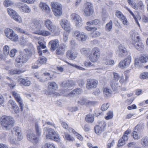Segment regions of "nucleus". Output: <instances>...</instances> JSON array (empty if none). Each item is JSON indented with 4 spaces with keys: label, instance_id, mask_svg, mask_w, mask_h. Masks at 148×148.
<instances>
[{
    "label": "nucleus",
    "instance_id": "obj_1",
    "mask_svg": "<svg viewBox=\"0 0 148 148\" xmlns=\"http://www.w3.org/2000/svg\"><path fill=\"white\" fill-rule=\"evenodd\" d=\"M30 53L28 49H24L16 58L15 63L16 66L17 68L21 67L23 63H26L29 59Z\"/></svg>",
    "mask_w": 148,
    "mask_h": 148
},
{
    "label": "nucleus",
    "instance_id": "obj_2",
    "mask_svg": "<svg viewBox=\"0 0 148 148\" xmlns=\"http://www.w3.org/2000/svg\"><path fill=\"white\" fill-rule=\"evenodd\" d=\"M1 124L5 130H9L14 125V121L10 116H3L1 119Z\"/></svg>",
    "mask_w": 148,
    "mask_h": 148
},
{
    "label": "nucleus",
    "instance_id": "obj_3",
    "mask_svg": "<svg viewBox=\"0 0 148 148\" xmlns=\"http://www.w3.org/2000/svg\"><path fill=\"white\" fill-rule=\"evenodd\" d=\"M51 6L55 16H59L61 15L62 11L60 4L57 2H53L51 3Z\"/></svg>",
    "mask_w": 148,
    "mask_h": 148
},
{
    "label": "nucleus",
    "instance_id": "obj_4",
    "mask_svg": "<svg viewBox=\"0 0 148 148\" xmlns=\"http://www.w3.org/2000/svg\"><path fill=\"white\" fill-rule=\"evenodd\" d=\"M35 26L36 29V30L35 31V34L45 36H48L51 35V33L49 31L40 30L42 29V26L39 23H36Z\"/></svg>",
    "mask_w": 148,
    "mask_h": 148
},
{
    "label": "nucleus",
    "instance_id": "obj_5",
    "mask_svg": "<svg viewBox=\"0 0 148 148\" xmlns=\"http://www.w3.org/2000/svg\"><path fill=\"white\" fill-rule=\"evenodd\" d=\"M5 33L6 36L13 41H16L18 37L15 34L12 29L7 28L5 30Z\"/></svg>",
    "mask_w": 148,
    "mask_h": 148
},
{
    "label": "nucleus",
    "instance_id": "obj_6",
    "mask_svg": "<svg viewBox=\"0 0 148 148\" xmlns=\"http://www.w3.org/2000/svg\"><path fill=\"white\" fill-rule=\"evenodd\" d=\"M11 94L14 98L16 101L18 103L21 110V111H22L23 110V104L20 95L17 92L14 90L11 92Z\"/></svg>",
    "mask_w": 148,
    "mask_h": 148
},
{
    "label": "nucleus",
    "instance_id": "obj_7",
    "mask_svg": "<svg viewBox=\"0 0 148 148\" xmlns=\"http://www.w3.org/2000/svg\"><path fill=\"white\" fill-rule=\"evenodd\" d=\"M16 6L22 12L25 13H29L31 11L29 8L25 4L19 2L16 4Z\"/></svg>",
    "mask_w": 148,
    "mask_h": 148
},
{
    "label": "nucleus",
    "instance_id": "obj_8",
    "mask_svg": "<svg viewBox=\"0 0 148 148\" xmlns=\"http://www.w3.org/2000/svg\"><path fill=\"white\" fill-rule=\"evenodd\" d=\"M27 140L31 142H37L39 140L40 138L35 136V134L31 130H28L27 135Z\"/></svg>",
    "mask_w": 148,
    "mask_h": 148
},
{
    "label": "nucleus",
    "instance_id": "obj_9",
    "mask_svg": "<svg viewBox=\"0 0 148 148\" xmlns=\"http://www.w3.org/2000/svg\"><path fill=\"white\" fill-rule=\"evenodd\" d=\"M72 19L74 20L76 22V25L78 27L81 26L82 25V20L80 17L76 14H72L71 15Z\"/></svg>",
    "mask_w": 148,
    "mask_h": 148
},
{
    "label": "nucleus",
    "instance_id": "obj_10",
    "mask_svg": "<svg viewBox=\"0 0 148 148\" xmlns=\"http://www.w3.org/2000/svg\"><path fill=\"white\" fill-rule=\"evenodd\" d=\"M93 12L92 5L90 3H87L84 10L85 16H90Z\"/></svg>",
    "mask_w": 148,
    "mask_h": 148
},
{
    "label": "nucleus",
    "instance_id": "obj_11",
    "mask_svg": "<svg viewBox=\"0 0 148 148\" xmlns=\"http://www.w3.org/2000/svg\"><path fill=\"white\" fill-rule=\"evenodd\" d=\"M98 84V81L96 80L89 79L87 81L86 88L88 89H91L96 87Z\"/></svg>",
    "mask_w": 148,
    "mask_h": 148
},
{
    "label": "nucleus",
    "instance_id": "obj_12",
    "mask_svg": "<svg viewBox=\"0 0 148 148\" xmlns=\"http://www.w3.org/2000/svg\"><path fill=\"white\" fill-rule=\"evenodd\" d=\"M117 53L120 57H125L127 54L125 48L122 45L119 46V50L117 51Z\"/></svg>",
    "mask_w": 148,
    "mask_h": 148
},
{
    "label": "nucleus",
    "instance_id": "obj_13",
    "mask_svg": "<svg viewBox=\"0 0 148 148\" xmlns=\"http://www.w3.org/2000/svg\"><path fill=\"white\" fill-rule=\"evenodd\" d=\"M60 24L63 28L67 32H69L70 30L69 24L66 20L62 19L60 21Z\"/></svg>",
    "mask_w": 148,
    "mask_h": 148
},
{
    "label": "nucleus",
    "instance_id": "obj_14",
    "mask_svg": "<svg viewBox=\"0 0 148 148\" xmlns=\"http://www.w3.org/2000/svg\"><path fill=\"white\" fill-rule=\"evenodd\" d=\"M45 134L47 139L53 140L58 142H59L60 140L58 135L56 133Z\"/></svg>",
    "mask_w": 148,
    "mask_h": 148
},
{
    "label": "nucleus",
    "instance_id": "obj_15",
    "mask_svg": "<svg viewBox=\"0 0 148 148\" xmlns=\"http://www.w3.org/2000/svg\"><path fill=\"white\" fill-rule=\"evenodd\" d=\"M49 45L50 46V50L52 51H55L59 46V41L57 39L51 40L49 43Z\"/></svg>",
    "mask_w": 148,
    "mask_h": 148
},
{
    "label": "nucleus",
    "instance_id": "obj_16",
    "mask_svg": "<svg viewBox=\"0 0 148 148\" xmlns=\"http://www.w3.org/2000/svg\"><path fill=\"white\" fill-rule=\"evenodd\" d=\"M74 36L76 37L79 40L84 41L86 39V36L82 33H80L79 31H76L74 32Z\"/></svg>",
    "mask_w": 148,
    "mask_h": 148
},
{
    "label": "nucleus",
    "instance_id": "obj_17",
    "mask_svg": "<svg viewBox=\"0 0 148 148\" xmlns=\"http://www.w3.org/2000/svg\"><path fill=\"white\" fill-rule=\"evenodd\" d=\"M75 84V82L70 80L63 82L60 86L62 87L70 88L74 86Z\"/></svg>",
    "mask_w": 148,
    "mask_h": 148
},
{
    "label": "nucleus",
    "instance_id": "obj_18",
    "mask_svg": "<svg viewBox=\"0 0 148 148\" xmlns=\"http://www.w3.org/2000/svg\"><path fill=\"white\" fill-rule=\"evenodd\" d=\"M105 125L103 123V125L100 124L97 125L94 127L95 132L96 134H99L104 131Z\"/></svg>",
    "mask_w": 148,
    "mask_h": 148
},
{
    "label": "nucleus",
    "instance_id": "obj_19",
    "mask_svg": "<svg viewBox=\"0 0 148 148\" xmlns=\"http://www.w3.org/2000/svg\"><path fill=\"white\" fill-rule=\"evenodd\" d=\"M132 44L136 49L139 51H142L144 49V45L139 40L135 42H133Z\"/></svg>",
    "mask_w": 148,
    "mask_h": 148
},
{
    "label": "nucleus",
    "instance_id": "obj_20",
    "mask_svg": "<svg viewBox=\"0 0 148 148\" xmlns=\"http://www.w3.org/2000/svg\"><path fill=\"white\" fill-rule=\"evenodd\" d=\"M14 131L15 132L16 135L18 136V140H21L22 139L23 137L21 136V128L18 127H15L14 128Z\"/></svg>",
    "mask_w": 148,
    "mask_h": 148
},
{
    "label": "nucleus",
    "instance_id": "obj_21",
    "mask_svg": "<svg viewBox=\"0 0 148 148\" xmlns=\"http://www.w3.org/2000/svg\"><path fill=\"white\" fill-rule=\"evenodd\" d=\"M39 6L43 11L47 13H49L50 12V8L46 3H41L39 4Z\"/></svg>",
    "mask_w": 148,
    "mask_h": 148
},
{
    "label": "nucleus",
    "instance_id": "obj_22",
    "mask_svg": "<svg viewBox=\"0 0 148 148\" xmlns=\"http://www.w3.org/2000/svg\"><path fill=\"white\" fill-rule=\"evenodd\" d=\"M39 6L43 11L47 13H49L50 12V8L46 3H41L39 4Z\"/></svg>",
    "mask_w": 148,
    "mask_h": 148
},
{
    "label": "nucleus",
    "instance_id": "obj_23",
    "mask_svg": "<svg viewBox=\"0 0 148 148\" xmlns=\"http://www.w3.org/2000/svg\"><path fill=\"white\" fill-rule=\"evenodd\" d=\"M39 6L43 11L47 13H49L50 12V8L46 3H41L39 4Z\"/></svg>",
    "mask_w": 148,
    "mask_h": 148
},
{
    "label": "nucleus",
    "instance_id": "obj_24",
    "mask_svg": "<svg viewBox=\"0 0 148 148\" xmlns=\"http://www.w3.org/2000/svg\"><path fill=\"white\" fill-rule=\"evenodd\" d=\"M66 55L67 58L69 59L73 60L77 57V54L71 51H68L66 53Z\"/></svg>",
    "mask_w": 148,
    "mask_h": 148
},
{
    "label": "nucleus",
    "instance_id": "obj_25",
    "mask_svg": "<svg viewBox=\"0 0 148 148\" xmlns=\"http://www.w3.org/2000/svg\"><path fill=\"white\" fill-rule=\"evenodd\" d=\"M128 140V138L125 136H123L121 138H120L119 140L118 146L121 147L124 145L126 141Z\"/></svg>",
    "mask_w": 148,
    "mask_h": 148
},
{
    "label": "nucleus",
    "instance_id": "obj_26",
    "mask_svg": "<svg viewBox=\"0 0 148 148\" xmlns=\"http://www.w3.org/2000/svg\"><path fill=\"white\" fill-rule=\"evenodd\" d=\"M140 144L144 147H148V138L145 136L143 137L141 140Z\"/></svg>",
    "mask_w": 148,
    "mask_h": 148
},
{
    "label": "nucleus",
    "instance_id": "obj_27",
    "mask_svg": "<svg viewBox=\"0 0 148 148\" xmlns=\"http://www.w3.org/2000/svg\"><path fill=\"white\" fill-rule=\"evenodd\" d=\"M18 81L21 84L25 86H28L31 84V82L26 79L20 78Z\"/></svg>",
    "mask_w": 148,
    "mask_h": 148
},
{
    "label": "nucleus",
    "instance_id": "obj_28",
    "mask_svg": "<svg viewBox=\"0 0 148 148\" xmlns=\"http://www.w3.org/2000/svg\"><path fill=\"white\" fill-rule=\"evenodd\" d=\"M8 103L12 106L13 108L14 109V112L16 113L18 112L19 108L14 101L12 100H10Z\"/></svg>",
    "mask_w": 148,
    "mask_h": 148
},
{
    "label": "nucleus",
    "instance_id": "obj_29",
    "mask_svg": "<svg viewBox=\"0 0 148 148\" xmlns=\"http://www.w3.org/2000/svg\"><path fill=\"white\" fill-rule=\"evenodd\" d=\"M81 89L79 88H77L73 90L70 93H69V95L70 96L73 97L75 95L81 93Z\"/></svg>",
    "mask_w": 148,
    "mask_h": 148
},
{
    "label": "nucleus",
    "instance_id": "obj_30",
    "mask_svg": "<svg viewBox=\"0 0 148 148\" xmlns=\"http://www.w3.org/2000/svg\"><path fill=\"white\" fill-rule=\"evenodd\" d=\"M86 121L88 123H92L94 120V116L90 113L87 114L85 118Z\"/></svg>",
    "mask_w": 148,
    "mask_h": 148
},
{
    "label": "nucleus",
    "instance_id": "obj_31",
    "mask_svg": "<svg viewBox=\"0 0 148 148\" xmlns=\"http://www.w3.org/2000/svg\"><path fill=\"white\" fill-rule=\"evenodd\" d=\"M48 88L50 90H55L58 88L57 84L55 82H49L48 83Z\"/></svg>",
    "mask_w": 148,
    "mask_h": 148
},
{
    "label": "nucleus",
    "instance_id": "obj_32",
    "mask_svg": "<svg viewBox=\"0 0 148 148\" xmlns=\"http://www.w3.org/2000/svg\"><path fill=\"white\" fill-rule=\"evenodd\" d=\"M140 38L137 32L133 33L132 35V43L138 41H139Z\"/></svg>",
    "mask_w": 148,
    "mask_h": 148
},
{
    "label": "nucleus",
    "instance_id": "obj_33",
    "mask_svg": "<svg viewBox=\"0 0 148 148\" xmlns=\"http://www.w3.org/2000/svg\"><path fill=\"white\" fill-rule=\"evenodd\" d=\"M110 85L113 90H115L117 88L118 84L117 82L114 80H111L110 83Z\"/></svg>",
    "mask_w": 148,
    "mask_h": 148
},
{
    "label": "nucleus",
    "instance_id": "obj_34",
    "mask_svg": "<svg viewBox=\"0 0 148 148\" xmlns=\"http://www.w3.org/2000/svg\"><path fill=\"white\" fill-rule=\"evenodd\" d=\"M25 71L21 70L12 69L8 71L9 73L11 75H13L15 74H19L24 72Z\"/></svg>",
    "mask_w": 148,
    "mask_h": 148
},
{
    "label": "nucleus",
    "instance_id": "obj_35",
    "mask_svg": "<svg viewBox=\"0 0 148 148\" xmlns=\"http://www.w3.org/2000/svg\"><path fill=\"white\" fill-rule=\"evenodd\" d=\"M48 29L53 34H57V28L54 24H53Z\"/></svg>",
    "mask_w": 148,
    "mask_h": 148
},
{
    "label": "nucleus",
    "instance_id": "obj_36",
    "mask_svg": "<svg viewBox=\"0 0 148 148\" xmlns=\"http://www.w3.org/2000/svg\"><path fill=\"white\" fill-rule=\"evenodd\" d=\"M100 56L93 54H91L89 56V59L92 62H96L98 59L99 58Z\"/></svg>",
    "mask_w": 148,
    "mask_h": 148
},
{
    "label": "nucleus",
    "instance_id": "obj_37",
    "mask_svg": "<svg viewBox=\"0 0 148 148\" xmlns=\"http://www.w3.org/2000/svg\"><path fill=\"white\" fill-rule=\"evenodd\" d=\"M35 128L36 135L39 138L41 135V132L38 124L36 123L35 124Z\"/></svg>",
    "mask_w": 148,
    "mask_h": 148
},
{
    "label": "nucleus",
    "instance_id": "obj_38",
    "mask_svg": "<svg viewBox=\"0 0 148 148\" xmlns=\"http://www.w3.org/2000/svg\"><path fill=\"white\" fill-rule=\"evenodd\" d=\"M44 133L46 132V134H52L56 133L53 129L51 128H48L47 127L44 128Z\"/></svg>",
    "mask_w": 148,
    "mask_h": 148
},
{
    "label": "nucleus",
    "instance_id": "obj_39",
    "mask_svg": "<svg viewBox=\"0 0 148 148\" xmlns=\"http://www.w3.org/2000/svg\"><path fill=\"white\" fill-rule=\"evenodd\" d=\"M100 24L99 21L97 19H95L94 20L92 21L89 22H88L86 23V24L88 25H99Z\"/></svg>",
    "mask_w": 148,
    "mask_h": 148
},
{
    "label": "nucleus",
    "instance_id": "obj_40",
    "mask_svg": "<svg viewBox=\"0 0 148 148\" xmlns=\"http://www.w3.org/2000/svg\"><path fill=\"white\" fill-rule=\"evenodd\" d=\"M112 21L111 20H110L109 22L107 23L106 26V30L108 32L111 31L112 28Z\"/></svg>",
    "mask_w": 148,
    "mask_h": 148
},
{
    "label": "nucleus",
    "instance_id": "obj_41",
    "mask_svg": "<svg viewBox=\"0 0 148 148\" xmlns=\"http://www.w3.org/2000/svg\"><path fill=\"white\" fill-rule=\"evenodd\" d=\"M115 15L117 17L121 20L123 19V18H125V16L120 11L117 10L116 12Z\"/></svg>",
    "mask_w": 148,
    "mask_h": 148
},
{
    "label": "nucleus",
    "instance_id": "obj_42",
    "mask_svg": "<svg viewBox=\"0 0 148 148\" xmlns=\"http://www.w3.org/2000/svg\"><path fill=\"white\" fill-rule=\"evenodd\" d=\"M148 60L147 56V55H141L140 57V60L142 63H146Z\"/></svg>",
    "mask_w": 148,
    "mask_h": 148
},
{
    "label": "nucleus",
    "instance_id": "obj_43",
    "mask_svg": "<svg viewBox=\"0 0 148 148\" xmlns=\"http://www.w3.org/2000/svg\"><path fill=\"white\" fill-rule=\"evenodd\" d=\"M11 17L16 21L19 23H20L22 21L21 17L16 13L14 15L13 17Z\"/></svg>",
    "mask_w": 148,
    "mask_h": 148
},
{
    "label": "nucleus",
    "instance_id": "obj_44",
    "mask_svg": "<svg viewBox=\"0 0 148 148\" xmlns=\"http://www.w3.org/2000/svg\"><path fill=\"white\" fill-rule=\"evenodd\" d=\"M88 100L86 99L82 98L78 101V103L82 105H85L86 106Z\"/></svg>",
    "mask_w": 148,
    "mask_h": 148
},
{
    "label": "nucleus",
    "instance_id": "obj_45",
    "mask_svg": "<svg viewBox=\"0 0 148 148\" xmlns=\"http://www.w3.org/2000/svg\"><path fill=\"white\" fill-rule=\"evenodd\" d=\"M44 24L48 29L53 24V23L49 19H47L45 21Z\"/></svg>",
    "mask_w": 148,
    "mask_h": 148
},
{
    "label": "nucleus",
    "instance_id": "obj_46",
    "mask_svg": "<svg viewBox=\"0 0 148 148\" xmlns=\"http://www.w3.org/2000/svg\"><path fill=\"white\" fill-rule=\"evenodd\" d=\"M142 63L138 59H136L135 60V65L137 68H139L143 66Z\"/></svg>",
    "mask_w": 148,
    "mask_h": 148
},
{
    "label": "nucleus",
    "instance_id": "obj_47",
    "mask_svg": "<svg viewBox=\"0 0 148 148\" xmlns=\"http://www.w3.org/2000/svg\"><path fill=\"white\" fill-rule=\"evenodd\" d=\"M64 135L65 136V139L66 140L69 141H73L74 140V138L67 133H65Z\"/></svg>",
    "mask_w": 148,
    "mask_h": 148
},
{
    "label": "nucleus",
    "instance_id": "obj_48",
    "mask_svg": "<svg viewBox=\"0 0 148 148\" xmlns=\"http://www.w3.org/2000/svg\"><path fill=\"white\" fill-rule=\"evenodd\" d=\"M3 53L5 56L8 55L9 52V47L7 45L5 46L3 48Z\"/></svg>",
    "mask_w": 148,
    "mask_h": 148
},
{
    "label": "nucleus",
    "instance_id": "obj_49",
    "mask_svg": "<svg viewBox=\"0 0 148 148\" xmlns=\"http://www.w3.org/2000/svg\"><path fill=\"white\" fill-rule=\"evenodd\" d=\"M92 52L93 53L92 54H95L100 56V51L99 49L97 47H94L92 50Z\"/></svg>",
    "mask_w": 148,
    "mask_h": 148
},
{
    "label": "nucleus",
    "instance_id": "obj_50",
    "mask_svg": "<svg viewBox=\"0 0 148 148\" xmlns=\"http://www.w3.org/2000/svg\"><path fill=\"white\" fill-rule=\"evenodd\" d=\"M65 62H66V63H67L68 65H69L71 66L74 67H75V68L79 70H82V71L85 70V69L84 68L82 67L78 66L75 64H72L66 61H65Z\"/></svg>",
    "mask_w": 148,
    "mask_h": 148
},
{
    "label": "nucleus",
    "instance_id": "obj_51",
    "mask_svg": "<svg viewBox=\"0 0 148 148\" xmlns=\"http://www.w3.org/2000/svg\"><path fill=\"white\" fill-rule=\"evenodd\" d=\"M3 4L5 7H8L13 5L14 2L10 0H5L4 1Z\"/></svg>",
    "mask_w": 148,
    "mask_h": 148
},
{
    "label": "nucleus",
    "instance_id": "obj_52",
    "mask_svg": "<svg viewBox=\"0 0 148 148\" xmlns=\"http://www.w3.org/2000/svg\"><path fill=\"white\" fill-rule=\"evenodd\" d=\"M7 11L11 17H13L14 15L16 14V12L10 8H8Z\"/></svg>",
    "mask_w": 148,
    "mask_h": 148
},
{
    "label": "nucleus",
    "instance_id": "obj_53",
    "mask_svg": "<svg viewBox=\"0 0 148 148\" xmlns=\"http://www.w3.org/2000/svg\"><path fill=\"white\" fill-rule=\"evenodd\" d=\"M103 93L105 97H108L110 96L111 93L110 89L108 88H105L104 89Z\"/></svg>",
    "mask_w": 148,
    "mask_h": 148
},
{
    "label": "nucleus",
    "instance_id": "obj_54",
    "mask_svg": "<svg viewBox=\"0 0 148 148\" xmlns=\"http://www.w3.org/2000/svg\"><path fill=\"white\" fill-rule=\"evenodd\" d=\"M107 116H105V118L106 120H108L111 119L113 117V114L112 112L111 111H109L107 113Z\"/></svg>",
    "mask_w": 148,
    "mask_h": 148
},
{
    "label": "nucleus",
    "instance_id": "obj_55",
    "mask_svg": "<svg viewBox=\"0 0 148 148\" xmlns=\"http://www.w3.org/2000/svg\"><path fill=\"white\" fill-rule=\"evenodd\" d=\"M46 47L45 45L43 43L40 46L37 47V49L38 51V53L40 56H41L42 55V51L41 50V48L42 49H45L46 48Z\"/></svg>",
    "mask_w": 148,
    "mask_h": 148
},
{
    "label": "nucleus",
    "instance_id": "obj_56",
    "mask_svg": "<svg viewBox=\"0 0 148 148\" xmlns=\"http://www.w3.org/2000/svg\"><path fill=\"white\" fill-rule=\"evenodd\" d=\"M134 129V131L138 133L141 132L143 130L142 126L138 125H136Z\"/></svg>",
    "mask_w": 148,
    "mask_h": 148
},
{
    "label": "nucleus",
    "instance_id": "obj_57",
    "mask_svg": "<svg viewBox=\"0 0 148 148\" xmlns=\"http://www.w3.org/2000/svg\"><path fill=\"white\" fill-rule=\"evenodd\" d=\"M140 78L141 79H146L148 78V72H143L141 74Z\"/></svg>",
    "mask_w": 148,
    "mask_h": 148
},
{
    "label": "nucleus",
    "instance_id": "obj_58",
    "mask_svg": "<svg viewBox=\"0 0 148 148\" xmlns=\"http://www.w3.org/2000/svg\"><path fill=\"white\" fill-rule=\"evenodd\" d=\"M126 65V67L131 62V58L130 56H129L127 58L123 60Z\"/></svg>",
    "mask_w": 148,
    "mask_h": 148
},
{
    "label": "nucleus",
    "instance_id": "obj_59",
    "mask_svg": "<svg viewBox=\"0 0 148 148\" xmlns=\"http://www.w3.org/2000/svg\"><path fill=\"white\" fill-rule=\"evenodd\" d=\"M136 7H137V9L138 8L141 9V10H143L144 9V4L142 1H139L137 4V6Z\"/></svg>",
    "mask_w": 148,
    "mask_h": 148
},
{
    "label": "nucleus",
    "instance_id": "obj_60",
    "mask_svg": "<svg viewBox=\"0 0 148 148\" xmlns=\"http://www.w3.org/2000/svg\"><path fill=\"white\" fill-rule=\"evenodd\" d=\"M15 29L18 32L27 35H29L28 32L21 29L18 27H16Z\"/></svg>",
    "mask_w": 148,
    "mask_h": 148
},
{
    "label": "nucleus",
    "instance_id": "obj_61",
    "mask_svg": "<svg viewBox=\"0 0 148 148\" xmlns=\"http://www.w3.org/2000/svg\"><path fill=\"white\" fill-rule=\"evenodd\" d=\"M127 10L128 11L130 14L133 16L134 19L135 20V21L136 22V23L139 26H140V25L138 21L137 18L136 17V16H135L134 14V13H133V12L131 11L128 8H127Z\"/></svg>",
    "mask_w": 148,
    "mask_h": 148
},
{
    "label": "nucleus",
    "instance_id": "obj_62",
    "mask_svg": "<svg viewBox=\"0 0 148 148\" xmlns=\"http://www.w3.org/2000/svg\"><path fill=\"white\" fill-rule=\"evenodd\" d=\"M80 51L82 54L86 55L89 53V50L88 48H83L80 49Z\"/></svg>",
    "mask_w": 148,
    "mask_h": 148
},
{
    "label": "nucleus",
    "instance_id": "obj_63",
    "mask_svg": "<svg viewBox=\"0 0 148 148\" xmlns=\"http://www.w3.org/2000/svg\"><path fill=\"white\" fill-rule=\"evenodd\" d=\"M47 59L44 57H42L39 60L37 61V63H40V64H44L46 62Z\"/></svg>",
    "mask_w": 148,
    "mask_h": 148
},
{
    "label": "nucleus",
    "instance_id": "obj_64",
    "mask_svg": "<svg viewBox=\"0 0 148 148\" xmlns=\"http://www.w3.org/2000/svg\"><path fill=\"white\" fill-rule=\"evenodd\" d=\"M64 51L59 47L56 50V53L58 55H63L64 53Z\"/></svg>",
    "mask_w": 148,
    "mask_h": 148
}]
</instances>
